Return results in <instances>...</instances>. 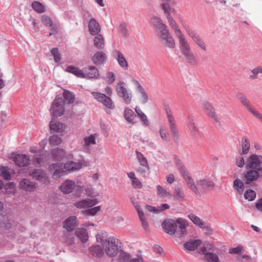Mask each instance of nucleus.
Masks as SVG:
<instances>
[{
    "label": "nucleus",
    "instance_id": "f257e3e1",
    "mask_svg": "<svg viewBox=\"0 0 262 262\" xmlns=\"http://www.w3.org/2000/svg\"><path fill=\"white\" fill-rule=\"evenodd\" d=\"M96 241L101 244L105 253L110 256L114 257L118 252V244L119 239L115 236H108L106 232H98L96 235Z\"/></svg>",
    "mask_w": 262,
    "mask_h": 262
},
{
    "label": "nucleus",
    "instance_id": "f03ea898",
    "mask_svg": "<svg viewBox=\"0 0 262 262\" xmlns=\"http://www.w3.org/2000/svg\"><path fill=\"white\" fill-rule=\"evenodd\" d=\"M186 183L188 187L197 195L212 190L215 187V184L212 181L205 178L197 180L195 185L191 178L188 177Z\"/></svg>",
    "mask_w": 262,
    "mask_h": 262
},
{
    "label": "nucleus",
    "instance_id": "7ed1b4c3",
    "mask_svg": "<svg viewBox=\"0 0 262 262\" xmlns=\"http://www.w3.org/2000/svg\"><path fill=\"white\" fill-rule=\"evenodd\" d=\"M174 4L173 0H162L161 6L164 10L168 23L173 30L175 35L182 32L176 21L173 19L172 14L175 13V10L172 8Z\"/></svg>",
    "mask_w": 262,
    "mask_h": 262
},
{
    "label": "nucleus",
    "instance_id": "20e7f679",
    "mask_svg": "<svg viewBox=\"0 0 262 262\" xmlns=\"http://www.w3.org/2000/svg\"><path fill=\"white\" fill-rule=\"evenodd\" d=\"M174 4L173 0H162L161 6L164 10L168 23L173 30L175 35L182 32L176 21L173 19L172 14L175 13V10L172 8Z\"/></svg>",
    "mask_w": 262,
    "mask_h": 262
},
{
    "label": "nucleus",
    "instance_id": "39448f33",
    "mask_svg": "<svg viewBox=\"0 0 262 262\" xmlns=\"http://www.w3.org/2000/svg\"><path fill=\"white\" fill-rule=\"evenodd\" d=\"M157 36L160 43L164 47L170 49H174L176 47L174 39L168 28L158 33Z\"/></svg>",
    "mask_w": 262,
    "mask_h": 262
},
{
    "label": "nucleus",
    "instance_id": "423d86ee",
    "mask_svg": "<svg viewBox=\"0 0 262 262\" xmlns=\"http://www.w3.org/2000/svg\"><path fill=\"white\" fill-rule=\"evenodd\" d=\"M115 90L117 95L122 99L126 104H130L132 103V93L127 90L124 82L120 81L117 83Z\"/></svg>",
    "mask_w": 262,
    "mask_h": 262
},
{
    "label": "nucleus",
    "instance_id": "0eeeda50",
    "mask_svg": "<svg viewBox=\"0 0 262 262\" xmlns=\"http://www.w3.org/2000/svg\"><path fill=\"white\" fill-rule=\"evenodd\" d=\"M184 29L187 35L191 38L192 40L203 51H207V46L204 40L195 32L194 30L188 25L184 26Z\"/></svg>",
    "mask_w": 262,
    "mask_h": 262
},
{
    "label": "nucleus",
    "instance_id": "6e6552de",
    "mask_svg": "<svg viewBox=\"0 0 262 262\" xmlns=\"http://www.w3.org/2000/svg\"><path fill=\"white\" fill-rule=\"evenodd\" d=\"M236 98L250 113L262 122V114L251 105L249 101L243 93H237L236 94Z\"/></svg>",
    "mask_w": 262,
    "mask_h": 262
},
{
    "label": "nucleus",
    "instance_id": "1a4fd4ad",
    "mask_svg": "<svg viewBox=\"0 0 262 262\" xmlns=\"http://www.w3.org/2000/svg\"><path fill=\"white\" fill-rule=\"evenodd\" d=\"M246 166L247 169H253L262 171V156L256 154L250 155L247 159Z\"/></svg>",
    "mask_w": 262,
    "mask_h": 262
},
{
    "label": "nucleus",
    "instance_id": "9d476101",
    "mask_svg": "<svg viewBox=\"0 0 262 262\" xmlns=\"http://www.w3.org/2000/svg\"><path fill=\"white\" fill-rule=\"evenodd\" d=\"M91 94L96 100L102 104L106 108L114 110L115 108L113 101L105 94L96 92H92Z\"/></svg>",
    "mask_w": 262,
    "mask_h": 262
},
{
    "label": "nucleus",
    "instance_id": "9b49d317",
    "mask_svg": "<svg viewBox=\"0 0 262 262\" xmlns=\"http://www.w3.org/2000/svg\"><path fill=\"white\" fill-rule=\"evenodd\" d=\"M64 101L62 98H56L52 103L50 112L54 117L60 116L64 112Z\"/></svg>",
    "mask_w": 262,
    "mask_h": 262
},
{
    "label": "nucleus",
    "instance_id": "f8f14e48",
    "mask_svg": "<svg viewBox=\"0 0 262 262\" xmlns=\"http://www.w3.org/2000/svg\"><path fill=\"white\" fill-rule=\"evenodd\" d=\"M201 107L204 110L205 113L211 119L214 124L220 123V118L216 114L214 108L210 103L206 101L202 102Z\"/></svg>",
    "mask_w": 262,
    "mask_h": 262
},
{
    "label": "nucleus",
    "instance_id": "ddd939ff",
    "mask_svg": "<svg viewBox=\"0 0 262 262\" xmlns=\"http://www.w3.org/2000/svg\"><path fill=\"white\" fill-rule=\"evenodd\" d=\"M52 158L55 161H61L64 159H72L73 155L72 153H67L62 148H57L51 151Z\"/></svg>",
    "mask_w": 262,
    "mask_h": 262
},
{
    "label": "nucleus",
    "instance_id": "4468645a",
    "mask_svg": "<svg viewBox=\"0 0 262 262\" xmlns=\"http://www.w3.org/2000/svg\"><path fill=\"white\" fill-rule=\"evenodd\" d=\"M260 171L253 169H248L243 174L244 181L246 184H250L252 182L256 181L260 177Z\"/></svg>",
    "mask_w": 262,
    "mask_h": 262
},
{
    "label": "nucleus",
    "instance_id": "2eb2a0df",
    "mask_svg": "<svg viewBox=\"0 0 262 262\" xmlns=\"http://www.w3.org/2000/svg\"><path fill=\"white\" fill-rule=\"evenodd\" d=\"M28 172L30 176L43 184H48L49 183L48 177L44 171L41 170L28 169Z\"/></svg>",
    "mask_w": 262,
    "mask_h": 262
},
{
    "label": "nucleus",
    "instance_id": "dca6fc26",
    "mask_svg": "<svg viewBox=\"0 0 262 262\" xmlns=\"http://www.w3.org/2000/svg\"><path fill=\"white\" fill-rule=\"evenodd\" d=\"M88 165V162L84 160L78 162H74L72 161L67 162L63 166V168L67 171H77L80 169L82 167Z\"/></svg>",
    "mask_w": 262,
    "mask_h": 262
},
{
    "label": "nucleus",
    "instance_id": "f3484780",
    "mask_svg": "<svg viewBox=\"0 0 262 262\" xmlns=\"http://www.w3.org/2000/svg\"><path fill=\"white\" fill-rule=\"evenodd\" d=\"M98 203L97 199H86L76 202L74 206L78 209H85L91 208Z\"/></svg>",
    "mask_w": 262,
    "mask_h": 262
},
{
    "label": "nucleus",
    "instance_id": "a211bd4d",
    "mask_svg": "<svg viewBox=\"0 0 262 262\" xmlns=\"http://www.w3.org/2000/svg\"><path fill=\"white\" fill-rule=\"evenodd\" d=\"M150 23L155 29L157 34L168 28V26L163 23L161 18L157 16H154L151 17Z\"/></svg>",
    "mask_w": 262,
    "mask_h": 262
},
{
    "label": "nucleus",
    "instance_id": "6ab92c4d",
    "mask_svg": "<svg viewBox=\"0 0 262 262\" xmlns=\"http://www.w3.org/2000/svg\"><path fill=\"white\" fill-rule=\"evenodd\" d=\"M78 225V220L75 216H71L63 222V228L68 232L74 231Z\"/></svg>",
    "mask_w": 262,
    "mask_h": 262
},
{
    "label": "nucleus",
    "instance_id": "aec40b11",
    "mask_svg": "<svg viewBox=\"0 0 262 262\" xmlns=\"http://www.w3.org/2000/svg\"><path fill=\"white\" fill-rule=\"evenodd\" d=\"M19 187L26 191L32 192L36 189L37 184L29 179H22L19 183Z\"/></svg>",
    "mask_w": 262,
    "mask_h": 262
},
{
    "label": "nucleus",
    "instance_id": "412c9836",
    "mask_svg": "<svg viewBox=\"0 0 262 262\" xmlns=\"http://www.w3.org/2000/svg\"><path fill=\"white\" fill-rule=\"evenodd\" d=\"M49 170L54 171L52 177L54 179H58L65 174V171L63 169L62 164L55 163L50 165Z\"/></svg>",
    "mask_w": 262,
    "mask_h": 262
},
{
    "label": "nucleus",
    "instance_id": "4be33fe9",
    "mask_svg": "<svg viewBox=\"0 0 262 262\" xmlns=\"http://www.w3.org/2000/svg\"><path fill=\"white\" fill-rule=\"evenodd\" d=\"M164 108L166 113L168 121L169 124L170 129L171 133L174 136H176L177 134V127L176 126V123L174 118L172 115V112L170 108L166 104L164 105Z\"/></svg>",
    "mask_w": 262,
    "mask_h": 262
},
{
    "label": "nucleus",
    "instance_id": "5701e85b",
    "mask_svg": "<svg viewBox=\"0 0 262 262\" xmlns=\"http://www.w3.org/2000/svg\"><path fill=\"white\" fill-rule=\"evenodd\" d=\"M178 38L179 44V48L182 52L183 53L185 51L191 49L190 46L186 39L185 35L182 32L176 35Z\"/></svg>",
    "mask_w": 262,
    "mask_h": 262
},
{
    "label": "nucleus",
    "instance_id": "b1692460",
    "mask_svg": "<svg viewBox=\"0 0 262 262\" xmlns=\"http://www.w3.org/2000/svg\"><path fill=\"white\" fill-rule=\"evenodd\" d=\"M132 82L136 86L137 90L140 94L139 100L142 103H147L148 100V97L143 86L140 82L136 79H133L132 80Z\"/></svg>",
    "mask_w": 262,
    "mask_h": 262
},
{
    "label": "nucleus",
    "instance_id": "393cba45",
    "mask_svg": "<svg viewBox=\"0 0 262 262\" xmlns=\"http://www.w3.org/2000/svg\"><path fill=\"white\" fill-rule=\"evenodd\" d=\"M14 163L19 167H24L29 164L30 159L28 156L22 154L15 155L12 157Z\"/></svg>",
    "mask_w": 262,
    "mask_h": 262
},
{
    "label": "nucleus",
    "instance_id": "a878e982",
    "mask_svg": "<svg viewBox=\"0 0 262 262\" xmlns=\"http://www.w3.org/2000/svg\"><path fill=\"white\" fill-rule=\"evenodd\" d=\"M162 225L165 231L169 234L173 235L176 233L177 227L174 220H165L163 222Z\"/></svg>",
    "mask_w": 262,
    "mask_h": 262
},
{
    "label": "nucleus",
    "instance_id": "bb28decb",
    "mask_svg": "<svg viewBox=\"0 0 262 262\" xmlns=\"http://www.w3.org/2000/svg\"><path fill=\"white\" fill-rule=\"evenodd\" d=\"M84 76L86 79H98L99 77V71L95 67L90 66L85 69Z\"/></svg>",
    "mask_w": 262,
    "mask_h": 262
},
{
    "label": "nucleus",
    "instance_id": "cd10ccee",
    "mask_svg": "<svg viewBox=\"0 0 262 262\" xmlns=\"http://www.w3.org/2000/svg\"><path fill=\"white\" fill-rule=\"evenodd\" d=\"M89 31L92 35H96L100 33L101 27L99 23L94 18H91L88 24Z\"/></svg>",
    "mask_w": 262,
    "mask_h": 262
},
{
    "label": "nucleus",
    "instance_id": "c85d7f7f",
    "mask_svg": "<svg viewBox=\"0 0 262 262\" xmlns=\"http://www.w3.org/2000/svg\"><path fill=\"white\" fill-rule=\"evenodd\" d=\"M114 54L115 58L117 60L119 66L124 70H127L128 68V64L123 54L118 50H115Z\"/></svg>",
    "mask_w": 262,
    "mask_h": 262
},
{
    "label": "nucleus",
    "instance_id": "c756f323",
    "mask_svg": "<svg viewBox=\"0 0 262 262\" xmlns=\"http://www.w3.org/2000/svg\"><path fill=\"white\" fill-rule=\"evenodd\" d=\"M75 187V183L70 180H67L60 186V190L66 194H69L73 191Z\"/></svg>",
    "mask_w": 262,
    "mask_h": 262
},
{
    "label": "nucleus",
    "instance_id": "7c9ffc66",
    "mask_svg": "<svg viewBox=\"0 0 262 262\" xmlns=\"http://www.w3.org/2000/svg\"><path fill=\"white\" fill-rule=\"evenodd\" d=\"M107 59L106 54L102 51H98L95 53L92 57L93 62L98 65L104 64Z\"/></svg>",
    "mask_w": 262,
    "mask_h": 262
},
{
    "label": "nucleus",
    "instance_id": "2f4dec72",
    "mask_svg": "<svg viewBox=\"0 0 262 262\" xmlns=\"http://www.w3.org/2000/svg\"><path fill=\"white\" fill-rule=\"evenodd\" d=\"M199 253L205 255V258L208 262H220L218 256L211 252H206L205 247L201 248L199 250Z\"/></svg>",
    "mask_w": 262,
    "mask_h": 262
},
{
    "label": "nucleus",
    "instance_id": "473e14b6",
    "mask_svg": "<svg viewBox=\"0 0 262 262\" xmlns=\"http://www.w3.org/2000/svg\"><path fill=\"white\" fill-rule=\"evenodd\" d=\"M50 128L52 133H61L64 130V126L63 123L53 120L50 122Z\"/></svg>",
    "mask_w": 262,
    "mask_h": 262
},
{
    "label": "nucleus",
    "instance_id": "72a5a7b5",
    "mask_svg": "<svg viewBox=\"0 0 262 262\" xmlns=\"http://www.w3.org/2000/svg\"><path fill=\"white\" fill-rule=\"evenodd\" d=\"M98 135L97 134L84 137L83 138V147L86 148H89L92 145H95L96 144V139Z\"/></svg>",
    "mask_w": 262,
    "mask_h": 262
},
{
    "label": "nucleus",
    "instance_id": "f704fd0d",
    "mask_svg": "<svg viewBox=\"0 0 262 262\" xmlns=\"http://www.w3.org/2000/svg\"><path fill=\"white\" fill-rule=\"evenodd\" d=\"M75 235L77 236L82 243L86 242L89 239V235L86 230L84 228H78Z\"/></svg>",
    "mask_w": 262,
    "mask_h": 262
},
{
    "label": "nucleus",
    "instance_id": "c9c22d12",
    "mask_svg": "<svg viewBox=\"0 0 262 262\" xmlns=\"http://www.w3.org/2000/svg\"><path fill=\"white\" fill-rule=\"evenodd\" d=\"M241 147L242 150L239 152H242V154H247L250 149V141L247 137L244 136L242 138L241 140Z\"/></svg>",
    "mask_w": 262,
    "mask_h": 262
},
{
    "label": "nucleus",
    "instance_id": "e433bc0d",
    "mask_svg": "<svg viewBox=\"0 0 262 262\" xmlns=\"http://www.w3.org/2000/svg\"><path fill=\"white\" fill-rule=\"evenodd\" d=\"M94 39V45L98 49H103L105 47L104 37L101 34H97Z\"/></svg>",
    "mask_w": 262,
    "mask_h": 262
},
{
    "label": "nucleus",
    "instance_id": "4c0bfd02",
    "mask_svg": "<svg viewBox=\"0 0 262 262\" xmlns=\"http://www.w3.org/2000/svg\"><path fill=\"white\" fill-rule=\"evenodd\" d=\"M176 222V227H178L180 229L181 231V235H184L187 234L185 229L188 226V223L186 220L182 218H179L177 220H174Z\"/></svg>",
    "mask_w": 262,
    "mask_h": 262
},
{
    "label": "nucleus",
    "instance_id": "58836bf2",
    "mask_svg": "<svg viewBox=\"0 0 262 262\" xmlns=\"http://www.w3.org/2000/svg\"><path fill=\"white\" fill-rule=\"evenodd\" d=\"M66 71L71 73L78 78H84V72L77 67L69 66L67 67Z\"/></svg>",
    "mask_w": 262,
    "mask_h": 262
},
{
    "label": "nucleus",
    "instance_id": "ea45409f",
    "mask_svg": "<svg viewBox=\"0 0 262 262\" xmlns=\"http://www.w3.org/2000/svg\"><path fill=\"white\" fill-rule=\"evenodd\" d=\"M127 175L128 177L131 180L132 184L134 187L139 189L142 188L143 185L142 183L136 177L135 174L134 172L132 171L127 172Z\"/></svg>",
    "mask_w": 262,
    "mask_h": 262
},
{
    "label": "nucleus",
    "instance_id": "a19ab883",
    "mask_svg": "<svg viewBox=\"0 0 262 262\" xmlns=\"http://www.w3.org/2000/svg\"><path fill=\"white\" fill-rule=\"evenodd\" d=\"M90 250L91 253L96 256L100 257L105 253L104 249L102 246L95 245L92 246Z\"/></svg>",
    "mask_w": 262,
    "mask_h": 262
},
{
    "label": "nucleus",
    "instance_id": "79ce46f5",
    "mask_svg": "<svg viewBox=\"0 0 262 262\" xmlns=\"http://www.w3.org/2000/svg\"><path fill=\"white\" fill-rule=\"evenodd\" d=\"M201 243L202 241L200 239L191 241L185 243L184 244V247L188 251L194 250Z\"/></svg>",
    "mask_w": 262,
    "mask_h": 262
},
{
    "label": "nucleus",
    "instance_id": "37998d69",
    "mask_svg": "<svg viewBox=\"0 0 262 262\" xmlns=\"http://www.w3.org/2000/svg\"><path fill=\"white\" fill-rule=\"evenodd\" d=\"M183 55H184L186 60L189 63L191 64H194L197 63V60L193 53V52L191 51V49L188 50L187 51H185L183 53H182Z\"/></svg>",
    "mask_w": 262,
    "mask_h": 262
},
{
    "label": "nucleus",
    "instance_id": "c03bdc74",
    "mask_svg": "<svg viewBox=\"0 0 262 262\" xmlns=\"http://www.w3.org/2000/svg\"><path fill=\"white\" fill-rule=\"evenodd\" d=\"M169 208V206L167 204H163L160 206L152 207L151 206H147L146 208L149 212L158 213L162 211L167 209Z\"/></svg>",
    "mask_w": 262,
    "mask_h": 262
},
{
    "label": "nucleus",
    "instance_id": "a18cd8bd",
    "mask_svg": "<svg viewBox=\"0 0 262 262\" xmlns=\"http://www.w3.org/2000/svg\"><path fill=\"white\" fill-rule=\"evenodd\" d=\"M101 211V207L98 206L91 208H88L83 211V213L86 215L95 216Z\"/></svg>",
    "mask_w": 262,
    "mask_h": 262
},
{
    "label": "nucleus",
    "instance_id": "49530a36",
    "mask_svg": "<svg viewBox=\"0 0 262 262\" xmlns=\"http://www.w3.org/2000/svg\"><path fill=\"white\" fill-rule=\"evenodd\" d=\"M233 188L239 193L242 194L244 190V183L239 179H236L233 182Z\"/></svg>",
    "mask_w": 262,
    "mask_h": 262
},
{
    "label": "nucleus",
    "instance_id": "de8ad7c7",
    "mask_svg": "<svg viewBox=\"0 0 262 262\" xmlns=\"http://www.w3.org/2000/svg\"><path fill=\"white\" fill-rule=\"evenodd\" d=\"M136 117V115L131 109L126 107L124 110V118L130 123H134V120Z\"/></svg>",
    "mask_w": 262,
    "mask_h": 262
},
{
    "label": "nucleus",
    "instance_id": "09e8293b",
    "mask_svg": "<svg viewBox=\"0 0 262 262\" xmlns=\"http://www.w3.org/2000/svg\"><path fill=\"white\" fill-rule=\"evenodd\" d=\"M5 189L6 193L8 196H11L16 192L15 185L12 182L8 183L5 185Z\"/></svg>",
    "mask_w": 262,
    "mask_h": 262
},
{
    "label": "nucleus",
    "instance_id": "8fccbe9b",
    "mask_svg": "<svg viewBox=\"0 0 262 262\" xmlns=\"http://www.w3.org/2000/svg\"><path fill=\"white\" fill-rule=\"evenodd\" d=\"M188 217L194 224L199 226L200 228H203L205 227V223L197 216L191 214L189 215Z\"/></svg>",
    "mask_w": 262,
    "mask_h": 262
},
{
    "label": "nucleus",
    "instance_id": "3c124183",
    "mask_svg": "<svg viewBox=\"0 0 262 262\" xmlns=\"http://www.w3.org/2000/svg\"><path fill=\"white\" fill-rule=\"evenodd\" d=\"M137 157L138 161L139 162L140 165L147 169L149 168V166L148 164L147 161L145 157L140 152H136Z\"/></svg>",
    "mask_w": 262,
    "mask_h": 262
},
{
    "label": "nucleus",
    "instance_id": "603ef678",
    "mask_svg": "<svg viewBox=\"0 0 262 262\" xmlns=\"http://www.w3.org/2000/svg\"><path fill=\"white\" fill-rule=\"evenodd\" d=\"M243 155L242 154V152H239V154L235 157L236 165L240 168L243 167L246 165Z\"/></svg>",
    "mask_w": 262,
    "mask_h": 262
},
{
    "label": "nucleus",
    "instance_id": "864d4df0",
    "mask_svg": "<svg viewBox=\"0 0 262 262\" xmlns=\"http://www.w3.org/2000/svg\"><path fill=\"white\" fill-rule=\"evenodd\" d=\"M135 111L140 117L141 120L143 121V124L145 125H148L149 123L147 118L141 110L137 106L135 108Z\"/></svg>",
    "mask_w": 262,
    "mask_h": 262
},
{
    "label": "nucleus",
    "instance_id": "5fc2aeb1",
    "mask_svg": "<svg viewBox=\"0 0 262 262\" xmlns=\"http://www.w3.org/2000/svg\"><path fill=\"white\" fill-rule=\"evenodd\" d=\"M63 96L64 99L68 101L69 103H72L74 102V95L71 92L68 90H64L63 93Z\"/></svg>",
    "mask_w": 262,
    "mask_h": 262
},
{
    "label": "nucleus",
    "instance_id": "6e6d98bb",
    "mask_svg": "<svg viewBox=\"0 0 262 262\" xmlns=\"http://www.w3.org/2000/svg\"><path fill=\"white\" fill-rule=\"evenodd\" d=\"M62 142L60 137L57 135H53L50 137L49 139V143L52 146H56L59 145Z\"/></svg>",
    "mask_w": 262,
    "mask_h": 262
},
{
    "label": "nucleus",
    "instance_id": "4d7b16f0",
    "mask_svg": "<svg viewBox=\"0 0 262 262\" xmlns=\"http://www.w3.org/2000/svg\"><path fill=\"white\" fill-rule=\"evenodd\" d=\"M32 7L35 11L38 13H42L45 11L44 6L39 2H34L32 4Z\"/></svg>",
    "mask_w": 262,
    "mask_h": 262
},
{
    "label": "nucleus",
    "instance_id": "13d9d810",
    "mask_svg": "<svg viewBox=\"0 0 262 262\" xmlns=\"http://www.w3.org/2000/svg\"><path fill=\"white\" fill-rule=\"evenodd\" d=\"M157 194L161 197H168L170 196L169 193L163 187L158 185L157 188Z\"/></svg>",
    "mask_w": 262,
    "mask_h": 262
},
{
    "label": "nucleus",
    "instance_id": "bf43d9fd",
    "mask_svg": "<svg viewBox=\"0 0 262 262\" xmlns=\"http://www.w3.org/2000/svg\"><path fill=\"white\" fill-rule=\"evenodd\" d=\"M173 196L178 200H182L184 197L185 194L181 188H177L174 190L173 193Z\"/></svg>",
    "mask_w": 262,
    "mask_h": 262
},
{
    "label": "nucleus",
    "instance_id": "052dcab7",
    "mask_svg": "<svg viewBox=\"0 0 262 262\" xmlns=\"http://www.w3.org/2000/svg\"><path fill=\"white\" fill-rule=\"evenodd\" d=\"M245 198L249 201L253 200L256 197V193L251 189L247 190L244 194Z\"/></svg>",
    "mask_w": 262,
    "mask_h": 262
},
{
    "label": "nucleus",
    "instance_id": "680f3d73",
    "mask_svg": "<svg viewBox=\"0 0 262 262\" xmlns=\"http://www.w3.org/2000/svg\"><path fill=\"white\" fill-rule=\"evenodd\" d=\"M119 259L120 262H129L130 259V255L124 252H121Z\"/></svg>",
    "mask_w": 262,
    "mask_h": 262
},
{
    "label": "nucleus",
    "instance_id": "e2e57ef3",
    "mask_svg": "<svg viewBox=\"0 0 262 262\" xmlns=\"http://www.w3.org/2000/svg\"><path fill=\"white\" fill-rule=\"evenodd\" d=\"M86 194L90 197H96L99 195L97 191H95L94 189L91 187H88L85 190Z\"/></svg>",
    "mask_w": 262,
    "mask_h": 262
},
{
    "label": "nucleus",
    "instance_id": "0e129e2a",
    "mask_svg": "<svg viewBox=\"0 0 262 262\" xmlns=\"http://www.w3.org/2000/svg\"><path fill=\"white\" fill-rule=\"evenodd\" d=\"M0 176L3 177L6 180H9L11 177L6 167L2 166H0Z\"/></svg>",
    "mask_w": 262,
    "mask_h": 262
},
{
    "label": "nucleus",
    "instance_id": "69168bd1",
    "mask_svg": "<svg viewBox=\"0 0 262 262\" xmlns=\"http://www.w3.org/2000/svg\"><path fill=\"white\" fill-rule=\"evenodd\" d=\"M41 21L42 23L48 27H52L53 26V22L51 18L48 16L43 15L42 16Z\"/></svg>",
    "mask_w": 262,
    "mask_h": 262
},
{
    "label": "nucleus",
    "instance_id": "338daca9",
    "mask_svg": "<svg viewBox=\"0 0 262 262\" xmlns=\"http://www.w3.org/2000/svg\"><path fill=\"white\" fill-rule=\"evenodd\" d=\"M51 53L54 56L55 62H59L61 60V54L59 53L57 48H54L51 50Z\"/></svg>",
    "mask_w": 262,
    "mask_h": 262
},
{
    "label": "nucleus",
    "instance_id": "774afa93",
    "mask_svg": "<svg viewBox=\"0 0 262 262\" xmlns=\"http://www.w3.org/2000/svg\"><path fill=\"white\" fill-rule=\"evenodd\" d=\"M138 215H139L140 220V221L141 222L142 226L143 228L145 230H148V223L146 221V219H145V217L144 216L143 212H142V213H140V214H139Z\"/></svg>",
    "mask_w": 262,
    "mask_h": 262
}]
</instances>
